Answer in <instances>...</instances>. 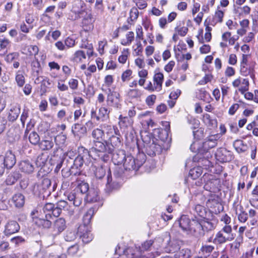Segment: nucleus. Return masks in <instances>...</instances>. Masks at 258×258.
Here are the masks:
<instances>
[{"instance_id":"obj_1","label":"nucleus","mask_w":258,"mask_h":258,"mask_svg":"<svg viewBox=\"0 0 258 258\" xmlns=\"http://www.w3.org/2000/svg\"><path fill=\"white\" fill-rule=\"evenodd\" d=\"M145 152L150 156L160 154L162 152V147L159 141L150 134L145 133L142 135Z\"/></svg>"},{"instance_id":"obj_2","label":"nucleus","mask_w":258,"mask_h":258,"mask_svg":"<svg viewBox=\"0 0 258 258\" xmlns=\"http://www.w3.org/2000/svg\"><path fill=\"white\" fill-rule=\"evenodd\" d=\"M89 153L96 155L103 162H107L110 158V154L113 152V148H111L107 143L104 144L102 141H94V145L89 151Z\"/></svg>"},{"instance_id":"obj_3","label":"nucleus","mask_w":258,"mask_h":258,"mask_svg":"<svg viewBox=\"0 0 258 258\" xmlns=\"http://www.w3.org/2000/svg\"><path fill=\"white\" fill-rule=\"evenodd\" d=\"M146 155L144 153H139L135 159L131 155H127L123 165L125 170L137 171L145 162Z\"/></svg>"},{"instance_id":"obj_4","label":"nucleus","mask_w":258,"mask_h":258,"mask_svg":"<svg viewBox=\"0 0 258 258\" xmlns=\"http://www.w3.org/2000/svg\"><path fill=\"white\" fill-rule=\"evenodd\" d=\"M217 225L214 223L202 220H193L190 224L188 231L199 234L200 235L204 234L205 232H209L213 230Z\"/></svg>"},{"instance_id":"obj_5","label":"nucleus","mask_w":258,"mask_h":258,"mask_svg":"<svg viewBox=\"0 0 258 258\" xmlns=\"http://www.w3.org/2000/svg\"><path fill=\"white\" fill-rule=\"evenodd\" d=\"M51 181L48 178H43L38 183H35L32 187V191L35 195L40 196L46 193V195H49L51 191H54L55 184H54L52 187Z\"/></svg>"},{"instance_id":"obj_6","label":"nucleus","mask_w":258,"mask_h":258,"mask_svg":"<svg viewBox=\"0 0 258 258\" xmlns=\"http://www.w3.org/2000/svg\"><path fill=\"white\" fill-rule=\"evenodd\" d=\"M78 153L73 161V164L81 168L84 164L88 166L91 162V155L89 151L83 147H80L78 148Z\"/></svg>"},{"instance_id":"obj_7","label":"nucleus","mask_w":258,"mask_h":258,"mask_svg":"<svg viewBox=\"0 0 258 258\" xmlns=\"http://www.w3.org/2000/svg\"><path fill=\"white\" fill-rule=\"evenodd\" d=\"M194 211L198 216L202 218L200 220L208 221V223H214L215 225H217L218 220L216 216L211 212L207 211L204 206L197 205L194 207Z\"/></svg>"},{"instance_id":"obj_8","label":"nucleus","mask_w":258,"mask_h":258,"mask_svg":"<svg viewBox=\"0 0 258 258\" xmlns=\"http://www.w3.org/2000/svg\"><path fill=\"white\" fill-rule=\"evenodd\" d=\"M94 172L95 177L98 179H102L106 173L107 168L103 165L98 167L95 166ZM107 182L106 183V188L108 190H111L114 187V182H112V179L110 169H107Z\"/></svg>"},{"instance_id":"obj_9","label":"nucleus","mask_w":258,"mask_h":258,"mask_svg":"<svg viewBox=\"0 0 258 258\" xmlns=\"http://www.w3.org/2000/svg\"><path fill=\"white\" fill-rule=\"evenodd\" d=\"M220 201L218 196L215 194L211 195L206 202V206L210 208L209 211L213 214L217 215L223 211V207L221 204Z\"/></svg>"},{"instance_id":"obj_10","label":"nucleus","mask_w":258,"mask_h":258,"mask_svg":"<svg viewBox=\"0 0 258 258\" xmlns=\"http://www.w3.org/2000/svg\"><path fill=\"white\" fill-rule=\"evenodd\" d=\"M215 157L221 163L229 162L233 158L231 152L225 148L218 149L215 153Z\"/></svg>"},{"instance_id":"obj_11","label":"nucleus","mask_w":258,"mask_h":258,"mask_svg":"<svg viewBox=\"0 0 258 258\" xmlns=\"http://www.w3.org/2000/svg\"><path fill=\"white\" fill-rule=\"evenodd\" d=\"M232 85L235 88L238 87L240 85V87L238 89V91L241 94H244V93L249 89V83L247 79L239 78L235 79L232 82Z\"/></svg>"},{"instance_id":"obj_12","label":"nucleus","mask_w":258,"mask_h":258,"mask_svg":"<svg viewBox=\"0 0 258 258\" xmlns=\"http://www.w3.org/2000/svg\"><path fill=\"white\" fill-rule=\"evenodd\" d=\"M2 159L4 165L8 169H11L16 164V159L15 155L9 151L6 152L4 157H0Z\"/></svg>"},{"instance_id":"obj_13","label":"nucleus","mask_w":258,"mask_h":258,"mask_svg":"<svg viewBox=\"0 0 258 258\" xmlns=\"http://www.w3.org/2000/svg\"><path fill=\"white\" fill-rule=\"evenodd\" d=\"M84 196L80 192H78L74 190L72 192L69 193L67 195L68 200L70 202H73L75 207H79L82 203L84 199Z\"/></svg>"},{"instance_id":"obj_14","label":"nucleus","mask_w":258,"mask_h":258,"mask_svg":"<svg viewBox=\"0 0 258 258\" xmlns=\"http://www.w3.org/2000/svg\"><path fill=\"white\" fill-rule=\"evenodd\" d=\"M109 91L110 93L108 94L107 101L110 105L119 108L121 105L120 103V94L117 92H111L110 89H109Z\"/></svg>"},{"instance_id":"obj_15","label":"nucleus","mask_w":258,"mask_h":258,"mask_svg":"<svg viewBox=\"0 0 258 258\" xmlns=\"http://www.w3.org/2000/svg\"><path fill=\"white\" fill-rule=\"evenodd\" d=\"M100 199L99 190L94 187L90 188L87 194L85 195L84 200L87 203H94L98 201Z\"/></svg>"},{"instance_id":"obj_16","label":"nucleus","mask_w":258,"mask_h":258,"mask_svg":"<svg viewBox=\"0 0 258 258\" xmlns=\"http://www.w3.org/2000/svg\"><path fill=\"white\" fill-rule=\"evenodd\" d=\"M19 168L21 172L30 174L33 172L35 167L33 163L29 160H23L19 163Z\"/></svg>"},{"instance_id":"obj_17","label":"nucleus","mask_w":258,"mask_h":258,"mask_svg":"<svg viewBox=\"0 0 258 258\" xmlns=\"http://www.w3.org/2000/svg\"><path fill=\"white\" fill-rule=\"evenodd\" d=\"M112 160L114 164L120 165L123 163L126 157L125 152L123 150H117L112 152Z\"/></svg>"},{"instance_id":"obj_18","label":"nucleus","mask_w":258,"mask_h":258,"mask_svg":"<svg viewBox=\"0 0 258 258\" xmlns=\"http://www.w3.org/2000/svg\"><path fill=\"white\" fill-rule=\"evenodd\" d=\"M95 19L91 13H86L82 20V26L84 30H90L94 27L93 23Z\"/></svg>"},{"instance_id":"obj_19","label":"nucleus","mask_w":258,"mask_h":258,"mask_svg":"<svg viewBox=\"0 0 258 258\" xmlns=\"http://www.w3.org/2000/svg\"><path fill=\"white\" fill-rule=\"evenodd\" d=\"M20 229V226L15 221H10L7 223L5 226L4 232L6 235H11L17 232Z\"/></svg>"},{"instance_id":"obj_20","label":"nucleus","mask_w":258,"mask_h":258,"mask_svg":"<svg viewBox=\"0 0 258 258\" xmlns=\"http://www.w3.org/2000/svg\"><path fill=\"white\" fill-rule=\"evenodd\" d=\"M72 132L75 136L81 138L86 134L87 128L82 124L76 123L72 126Z\"/></svg>"},{"instance_id":"obj_21","label":"nucleus","mask_w":258,"mask_h":258,"mask_svg":"<svg viewBox=\"0 0 258 258\" xmlns=\"http://www.w3.org/2000/svg\"><path fill=\"white\" fill-rule=\"evenodd\" d=\"M66 222L63 218H58L54 222V231H56V234H60L66 228Z\"/></svg>"},{"instance_id":"obj_22","label":"nucleus","mask_w":258,"mask_h":258,"mask_svg":"<svg viewBox=\"0 0 258 258\" xmlns=\"http://www.w3.org/2000/svg\"><path fill=\"white\" fill-rule=\"evenodd\" d=\"M121 136L119 133H117V135H111L109 137L108 145H109L111 148H113V152H114L115 148L119 147L121 145Z\"/></svg>"},{"instance_id":"obj_23","label":"nucleus","mask_w":258,"mask_h":258,"mask_svg":"<svg viewBox=\"0 0 258 258\" xmlns=\"http://www.w3.org/2000/svg\"><path fill=\"white\" fill-rule=\"evenodd\" d=\"M231 238L224 235L221 232H217L213 239V243L217 245H221L228 241H231Z\"/></svg>"},{"instance_id":"obj_24","label":"nucleus","mask_w":258,"mask_h":258,"mask_svg":"<svg viewBox=\"0 0 258 258\" xmlns=\"http://www.w3.org/2000/svg\"><path fill=\"white\" fill-rule=\"evenodd\" d=\"M22 177L19 171H14L10 174L6 179V184L12 185L14 184Z\"/></svg>"},{"instance_id":"obj_25","label":"nucleus","mask_w":258,"mask_h":258,"mask_svg":"<svg viewBox=\"0 0 258 258\" xmlns=\"http://www.w3.org/2000/svg\"><path fill=\"white\" fill-rule=\"evenodd\" d=\"M12 201L16 207L21 208L25 203V197L20 193L16 194L13 196Z\"/></svg>"},{"instance_id":"obj_26","label":"nucleus","mask_w":258,"mask_h":258,"mask_svg":"<svg viewBox=\"0 0 258 258\" xmlns=\"http://www.w3.org/2000/svg\"><path fill=\"white\" fill-rule=\"evenodd\" d=\"M191 222L186 216L183 215L178 221V224L183 231H188Z\"/></svg>"},{"instance_id":"obj_27","label":"nucleus","mask_w":258,"mask_h":258,"mask_svg":"<svg viewBox=\"0 0 258 258\" xmlns=\"http://www.w3.org/2000/svg\"><path fill=\"white\" fill-rule=\"evenodd\" d=\"M109 110L107 108L105 107H101L99 109L98 116L97 117V120H101L104 121L109 118Z\"/></svg>"},{"instance_id":"obj_28","label":"nucleus","mask_w":258,"mask_h":258,"mask_svg":"<svg viewBox=\"0 0 258 258\" xmlns=\"http://www.w3.org/2000/svg\"><path fill=\"white\" fill-rule=\"evenodd\" d=\"M51 218H38L35 221V223L39 226L43 228H49L51 225L52 223L50 221Z\"/></svg>"},{"instance_id":"obj_29","label":"nucleus","mask_w":258,"mask_h":258,"mask_svg":"<svg viewBox=\"0 0 258 258\" xmlns=\"http://www.w3.org/2000/svg\"><path fill=\"white\" fill-rule=\"evenodd\" d=\"M164 79L163 74L161 73H158L155 74L153 77L154 85L156 86V89L160 91L162 89V85Z\"/></svg>"},{"instance_id":"obj_30","label":"nucleus","mask_w":258,"mask_h":258,"mask_svg":"<svg viewBox=\"0 0 258 258\" xmlns=\"http://www.w3.org/2000/svg\"><path fill=\"white\" fill-rule=\"evenodd\" d=\"M214 248L215 247L213 245L203 244L200 249L199 253L206 257L211 253Z\"/></svg>"},{"instance_id":"obj_31","label":"nucleus","mask_w":258,"mask_h":258,"mask_svg":"<svg viewBox=\"0 0 258 258\" xmlns=\"http://www.w3.org/2000/svg\"><path fill=\"white\" fill-rule=\"evenodd\" d=\"M203 121L210 127H215L217 125V121L215 119L212 118L208 113L203 115Z\"/></svg>"},{"instance_id":"obj_32","label":"nucleus","mask_w":258,"mask_h":258,"mask_svg":"<svg viewBox=\"0 0 258 258\" xmlns=\"http://www.w3.org/2000/svg\"><path fill=\"white\" fill-rule=\"evenodd\" d=\"M224 17V12L221 10H217L211 22V25L214 26L218 23H222Z\"/></svg>"},{"instance_id":"obj_33","label":"nucleus","mask_w":258,"mask_h":258,"mask_svg":"<svg viewBox=\"0 0 258 258\" xmlns=\"http://www.w3.org/2000/svg\"><path fill=\"white\" fill-rule=\"evenodd\" d=\"M90 189V188H89V184L83 181L78 185L75 190L78 192L82 194V195L84 196L85 195L87 194V192H89Z\"/></svg>"},{"instance_id":"obj_34","label":"nucleus","mask_w":258,"mask_h":258,"mask_svg":"<svg viewBox=\"0 0 258 258\" xmlns=\"http://www.w3.org/2000/svg\"><path fill=\"white\" fill-rule=\"evenodd\" d=\"M191 256V251L188 248L180 249L175 254V258H190Z\"/></svg>"},{"instance_id":"obj_35","label":"nucleus","mask_w":258,"mask_h":258,"mask_svg":"<svg viewBox=\"0 0 258 258\" xmlns=\"http://www.w3.org/2000/svg\"><path fill=\"white\" fill-rule=\"evenodd\" d=\"M154 133L157 135L158 137L162 141H165L167 139L168 134L167 129L155 128Z\"/></svg>"},{"instance_id":"obj_36","label":"nucleus","mask_w":258,"mask_h":258,"mask_svg":"<svg viewBox=\"0 0 258 258\" xmlns=\"http://www.w3.org/2000/svg\"><path fill=\"white\" fill-rule=\"evenodd\" d=\"M54 208V205L52 203H46L43 208V213L46 218H51V213Z\"/></svg>"},{"instance_id":"obj_37","label":"nucleus","mask_w":258,"mask_h":258,"mask_svg":"<svg viewBox=\"0 0 258 258\" xmlns=\"http://www.w3.org/2000/svg\"><path fill=\"white\" fill-rule=\"evenodd\" d=\"M20 112V108L19 107H13L11 109L9 113L8 118L10 121H14L16 120Z\"/></svg>"},{"instance_id":"obj_38","label":"nucleus","mask_w":258,"mask_h":258,"mask_svg":"<svg viewBox=\"0 0 258 258\" xmlns=\"http://www.w3.org/2000/svg\"><path fill=\"white\" fill-rule=\"evenodd\" d=\"M202 174V169L200 167H195L189 170V176L192 179H196Z\"/></svg>"},{"instance_id":"obj_39","label":"nucleus","mask_w":258,"mask_h":258,"mask_svg":"<svg viewBox=\"0 0 258 258\" xmlns=\"http://www.w3.org/2000/svg\"><path fill=\"white\" fill-rule=\"evenodd\" d=\"M233 146L238 152H243L246 150V146L244 145L243 141L241 140H236L233 143Z\"/></svg>"},{"instance_id":"obj_40","label":"nucleus","mask_w":258,"mask_h":258,"mask_svg":"<svg viewBox=\"0 0 258 258\" xmlns=\"http://www.w3.org/2000/svg\"><path fill=\"white\" fill-rule=\"evenodd\" d=\"M103 128L106 131V134L110 137L111 135H117V133H119L116 127L111 126L108 124H104Z\"/></svg>"},{"instance_id":"obj_41","label":"nucleus","mask_w":258,"mask_h":258,"mask_svg":"<svg viewBox=\"0 0 258 258\" xmlns=\"http://www.w3.org/2000/svg\"><path fill=\"white\" fill-rule=\"evenodd\" d=\"M104 134V131L99 128H96L92 132V136L95 141H102Z\"/></svg>"},{"instance_id":"obj_42","label":"nucleus","mask_w":258,"mask_h":258,"mask_svg":"<svg viewBox=\"0 0 258 258\" xmlns=\"http://www.w3.org/2000/svg\"><path fill=\"white\" fill-rule=\"evenodd\" d=\"M53 142L49 140H43L39 144V147L42 150H49L53 147Z\"/></svg>"},{"instance_id":"obj_43","label":"nucleus","mask_w":258,"mask_h":258,"mask_svg":"<svg viewBox=\"0 0 258 258\" xmlns=\"http://www.w3.org/2000/svg\"><path fill=\"white\" fill-rule=\"evenodd\" d=\"M221 233H225V234L227 236H229L231 238V239L233 240L234 238L233 235L232 234V228L230 225H225L222 229L219 231Z\"/></svg>"},{"instance_id":"obj_44","label":"nucleus","mask_w":258,"mask_h":258,"mask_svg":"<svg viewBox=\"0 0 258 258\" xmlns=\"http://www.w3.org/2000/svg\"><path fill=\"white\" fill-rule=\"evenodd\" d=\"M30 142L33 145H37L40 141V137L35 132H32L29 136Z\"/></svg>"},{"instance_id":"obj_45","label":"nucleus","mask_w":258,"mask_h":258,"mask_svg":"<svg viewBox=\"0 0 258 258\" xmlns=\"http://www.w3.org/2000/svg\"><path fill=\"white\" fill-rule=\"evenodd\" d=\"M86 58V55L85 52L82 50H78L75 54L73 58V60L77 62H80L82 59Z\"/></svg>"},{"instance_id":"obj_46","label":"nucleus","mask_w":258,"mask_h":258,"mask_svg":"<svg viewBox=\"0 0 258 258\" xmlns=\"http://www.w3.org/2000/svg\"><path fill=\"white\" fill-rule=\"evenodd\" d=\"M142 94V92L138 89H130L127 93L128 96L131 98L140 97Z\"/></svg>"},{"instance_id":"obj_47","label":"nucleus","mask_w":258,"mask_h":258,"mask_svg":"<svg viewBox=\"0 0 258 258\" xmlns=\"http://www.w3.org/2000/svg\"><path fill=\"white\" fill-rule=\"evenodd\" d=\"M94 213V210L93 208H90L88 210L83 217V219L85 224H89L90 220Z\"/></svg>"},{"instance_id":"obj_48","label":"nucleus","mask_w":258,"mask_h":258,"mask_svg":"<svg viewBox=\"0 0 258 258\" xmlns=\"http://www.w3.org/2000/svg\"><path fill=\"white\" fill-rule=\"evenodd\" d=\"M84 243H87L91 241L93 239V235L90 232H86L80 235Z\"/></svg>"},{"instance_id":"obj_49","label":"nucleus","mask_w":258,"mask_h":258,"mask_svg":"<svg viewBox=\"0 0 258 258\" xmlns=\"http://www.w3.org/2000/svg\"><path fill=\"white\" fill-rule=\"evenodd\" d=\"M127 41L126 42H121V44L123 45H130L134 39V33L132 31L128 32L126 35Z\"/></svg>"},{"instance_id":"obj_50","label":"nucleus","mask_w":258,"mask_h":258,"mask_svg":"<svg viewBox=\"0 0 258 258\" xmlns=\"http://www.w3.org/2000/svg\"><path fill=\"white\" fill-rule=\"evenodd\" d=\"M19 56V54L18 52H13L8 54L5 57V60L9 62H12L14 60L18 58Z\"/></svg>"},{"instance_id":"obj_51","label":"nucleus","mask_w":258,"mask_h":258,"mask_svg":"<svg viewBox=\"0 0 258 258\" xmlns=\"http://www.w3.org/2000/svg\"><path fill=\"white\" fill-rule=\"evenodd\" d=\"M130 18L132 21L137 19L139 16V11L137 8L133 7L131 9L130 13Z\"/></svg>"},{"instance_id":"obj_52","label":"nucleus","mask_w":258,"mask_h":258,"mask_svg":"<svg viewBox=\"0 0 258 258\" xmlns=\"http://www.w3.org/2000/svg\"><path fill=\"white\" fill-rule=\"evenodd\" d=\"M76 238V235L74 231H68L67 232L64 239L67 241H72Z\"/></svg>"},{"instance_id":"obj_53","label":"nucleus","mask_w":258,"mask_h":258,"mask_svg":"<svg viewBox=\"0 0 258 258\" xmlns=\"http://www.w3.org/2000/svg\"><path fill=\"white\" fill-rule=\"evenodd\" d=\"M133 2L135 3L137 7L140 9L143 10L146 8L147 6V3L143 0H133Z\"/></svg>"},{"instance_id":"obj_54","label":"nucleus","mask_w":258,"mask_h":258,"mask_svg":"<svg viewBox=\"0 0 258 258\" xmlns=\"http://www.w3.org/2000/svg\"><path fill=\"white\" fill-rule=\"evenodd\" d=\"M7 123V119L5 117L0 116V135L5 130Z\"/></svg>"},{"instance_id":"obj_55","label":"nucleus","mask_w":258,"mask_h":258,"mask_svg":"<svg viewBox=\"0 0 258 258\" xmlns=\"http://www.w3.org/2000/svg\"><path fill=\"white\" fill-rule=\"evenodd\" d=\"M240 73L241 74L244 76H247L250 74L251 69L248 68L247 66H240Z\"/></svg>"},{"instance_id":"obj_56","label":"nucleus","mask_w":258,"mask_h":258,"mask_svg":"<svg viewBox=\"0 0 258 258\" xmlns=\"http://www.w3.org/2000/svg\"><path fill=\"white\" fill-rule=\"evenodd\" d=\"M70 170L72 175H79L81 173V168L76 167L74 164L71 166Z\"/></svg>"},{"instance_id":"obj_57","label":"nucleus","mask_w":258,"mask_h":258,"mask_svg":"<svg viewBox=\"0 0 258 258\" xmlns=\"http://www.w3.org/2000/svg\"><path fill=\"white\" fill-rule=\"evenodd\" d=\"M79 250V245L78 244H74L70 246L68 249V253L71 255L75 254Z\"/></svg>"},{"instance_id":"obj_58","label":"nucleus","mask_w":258,"mask_h":258,"mask_svg":"<svg viewBox=\"0 0 258 258\" xmlns=\"http://www.w3.org/2000/svg\"><path fill=\"white\" fill-rule=\"evenodd\" d=\"M16 81L19 86L22 87L25 83V78L22 74H17L16 76Z\"/></svg>"},{"instance_id":"obj_59","label":"nucleus","mask_w":258,"mask_h":258,"mask_svg":"<svg viewBox=\"0 0 258 258\" xmlns=\"http://www.w3.org/2000/svg\"><path fill=\"white\" fill-rule=\"evenodd\" d=\"M156 99L155 95H151L148 96L146 99V102L148 106H152L155 103Z\"/></svg>"},{"instance_id":"obj_60","label":"nucleus","mask_w":258,"mask_h":258,"mask_svg":"<svg viewBox=\"0 0 258 258\" xmlns=\"http://www.w3.org/2000/svg\"><path fill=\"white\" fill-rule=\"evenodd\" d=\"M120 122L124 123L126 126L130 125L132 123L131 119L127 116H122L120 115L119 117Z\"/></svg>"},{"instance_id":"obj_61","label":"nucleus","mask_w":258,"mask_h":258,"mask_svg":"<svg viewBox=\"0 0 258 258\" xmlns=\"http://www.w3.org/2000/svg\"><path fill=\"white\" fill-rule=\"evenodd\" d=\"M9 43L10 41L8 39L3 37H0V47L1 49L7 48Z\"/></svg>"},{"instance_id":"obj_62","label":"nucleus","mask_w":258,"mask_h":258,"mask_svg":"<svg viewBox=\"0 0 258 258\" xmlns=\"http://www.w3.org/2000/svg\"><path fill=\"white\" fill-rule=\"evenodd\" d=\"M124 172L122 168L117 167L115 168L114 172V176L117 178H121L123 175Z\"/></svg>"},{"instance_id":"obj_63","label":"nucleus","mask_w":258,"mask_h":258,"mask_svg":"<svg viewBox=\"0 0 258 258\" xmlns=\"http://www.w3.org/2000/svg\"><path fill=\"white\" fill-rule=\"evenodd\" d=\"M238 220L241 222L244 223L246 221L248 218L247 213L244 211H241V213L238 215Z\"/></svg>"},{"instance_id":"obj_64","label":"nucleus","mask_w":258,"mask_h":258,"mask_svg":"<svg viewBox=\"0 0 258 258\" xmlns=\"http://www.w3.org/2000/svg\"><path fill=\"white\" fill-rule=\"evenodd\" d=\"M200 145L197 142H194L191 145L190 149L192 152H200Z\"/></svg>"}]
</instances>
